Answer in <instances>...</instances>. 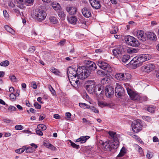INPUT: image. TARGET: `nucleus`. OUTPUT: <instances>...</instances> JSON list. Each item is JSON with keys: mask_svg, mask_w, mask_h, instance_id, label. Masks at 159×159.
<instances>
[{"mask_svg": "<svg viewBox=\"0 0 159 159\" xmlns=\"http://www.w3.org/2000/svg\"><path fill=\"white\" fill-rule=\"evenodd\" d=\"M108 134L113 141H108L106 142H102V145L104 150L112 151V150L117 149L118 147V137L119 136L116 132L113 131H109Z\"/></svg>", "mask_w": 159, "mask_h": 159, "instance_id": "obj_1", "label": "nucleus"}, {"mask_svg": "<svg viewBox=\"0 0 159 159\" xmlns=\"http://www.w3.org/2000/svg\"><path fill=\"white\" fill-rule=\"evenodd\" d=\"M126 153V152L125 148H122L119 154L117 156V157H123Z\"/></svg>", "mask_w": 159, "mask_h": 159, "instance_id": "obj_35", "label": "nucleus"}, {"mask_svg": "<svg viewBox=\"0 0 159 159\" xmlns=\"http://www.w3.org/2000/svg\"><path fill=\"white\" fill-rule=\"evenodd\" d=\"M66 10L70 14L73 15L76 13L77 9L75 7H67L66 8Z\"/></svg>", "mask_w": 159, "mask_h": 159, "instance_id": "obj_21", "label": "nucleus"}, {"mask_svg": "<svg viewBox=\"0 0 159 159\" xmlns=\"http://www.w3.org/2000/svg\"><path fill=\"white\" fill-rule=\"evenodd\" d=\"M147 38V39L149 38L150 40L154 41L156 40L157 39L156 34L154 33L151 32L148 33V37Z\"/></svg>", "mask_w": 159, "mask_h": 159, "instance_id": "obj_23", "label": "nucleus"}, {"mask_svg": "<svg viewBox=\"0 0 159 159\" xmlns=\"http://www.w3.org/2000/svg\"><path fill=\"white\" fill-rule=\"evenodd\" d=\"M5 30H7L8 32L9 33L12 34H14L15 33V31L14 30L11 28L8 25H5Z\"/></svg>", "mask_w": 159, "mask_h": 159, "instance_id": "obj_30", "label": "nucleus"}, {"mask_svg": "<svg viewBox=\"0 0 159 159\" xmlns=\"http://www.w3.org/2000/svg\"><path fill=\"white\" fill-rule=\"evenodd\" d=\"M47 13L43 10L39 9L35 13V16L37 20L39 21H42L46 18Z\"/></svg>", "mask_w": 159, "mask_h": 159, "instance_id": "obj_9", "label": "nucleus"}, {"mask_svg": "<svg viewBox=\"0 0 159 159\" xmlns=\"http://www.w3.org/2000/svg\"><path fill=\"white\" fill-rule=\"evenodd\" d=\"M97 73L98 75L101 76L105 75L106 74L104 71L100 70H99L97 71Z\"/></svg>", "mask_w": 159, "mask_h": 159, "instance_id": "obj_41", "label": "nucleus"}, {"mask_svg": "<svg viewBox=\"0 0 159 159\" xmlns=\"http://www.w3.org/2000/svg\"><path fill=\"white\" fill-rule=\"evenodd\" d=\"M104 87L100 84L96 85L95 89V92L94 93L98 94H102V92H104Z\"/></svg>", "mask_w": 159, "mask_h": 159, "instance_id": "obj_18", "label": "nucleus"}, {"mask_svg": "<svg viewBox=\"0 0 159 159\" xmlns=\"http://www.w3.org/2000/svg\"><path fill=\"white\" fill-rule=\"evenodd\" d=\"M83 122L86 124H91L90 121L87 120L86 118H84L82 119Z\"/></svg>", "mask_w": 159, "mask_h": 159, "instance_id": "obj_51", "label": "nucleus"}, {"mask_svg": "<svg viewBox=\"0 0 159 159\" xmlns=\"http://www.w3.org/2000/svg\"><path fill=\"white\" fill-rule=\"evenodd\" d=\"M113 30L110 31V33L111 34H115L117 33L118 30V27L116 26H113L112 27Z\"/></svg>", "mask_w": 159, "mask_h": 159, "instance_id": "obj_37", "label": "nucleus"}, {"mask_svg": "<svg viewBox=\"0 0 159 159\" xmlns=\"http://www.w3.org/2000/svg\"><path fill=\"white\" fill-rule=\"evenodd\" d=\"M8 110L11 111H16V108L14 106H10L8 108Z\"/></svg>", "mask_w": 159, "mask_h": 159, "instance_id": "obj_49", "label": "nucleus"}, {"mask_svg": "<svg viewBox=\"0 0 159 159\" xmlns=\"http://www.w3.org/2000/svg\"><path fill=\"white\" fill-rule=\"evenodd\" d=\"M153 156V153L151 152H148L147 154V157L148 158H151Z\"/></svg>", "mask_w": 159, "mask_h": 159, "instance_id": "obj_50", "label": "nucleus"}, {"mask_svg": "<svg viewBox=\"0 0 159 159\" xmlns=\"http://www.w3.org/2000/svg\"><path fill=\"white\" fill-rule=\"evenodd\" d=\"M125 40L126 44L130 46L138 47L140 45L139 41L130 35L125 36Z\"/></svg>", "mask_w": 159, "mask_h": 159, "instance_id": "obj_4", "label": "nucleus"}, {"mask_svg": "<svg viewBox=\"0 0 159 159\" xmlns=\"http://www.w3.org/2000/svg\"><path fill=\"white\" fill-rule=\"evenodd\" d=\"M130 56L129 55H125L123 56L121 60L123 62H126L129 60Z\"/></svg>", "mask_w": 159, "mask_h": 159, "instance_id": "obj_28", "label": "nucleus"}, {"mask_svg": "<svg viewBox=\"0 0 159 159\" xmlns=\"http://www.w3.org/2000/svg\"><path fill=\"white\" fill-rule=\"evenodd\" d=\"M140 121V120H137L132 123V129L135 133H137L141 130L142 126Z\"/></svg>", "mask_w": 159, "mask_h": 159, "instance_id": "obj_12", "label": "nucleus"}, {"mask_svg": "<svg viewBox=\"0 0 159 159\" xmlns=\"http://www.w3.org/2000/svg\"><path fill=\"white\" fill-rule=\"evenodd\" d=\"M124 93V88L119 84H116L115 88V95L116 96H121Z\"/></svg>", "mask_w": 159, "mask_h": 159, "instance_id": "obj_16", "label": "nucleus"}, {"mask_svg": "<svg viewBox=\"0 0 159 159\" xmlns=\"http://www.w3.org/2000/svg\"><path fill=\"white\" fill-rule=\"evenodd\" d=\"M13 10L14 12H15L16 13V15L17 16H19V15H20V13L18 9H14Z\"/></svg>", "mask_w": 159, "mask_h": 159, "instance_id": "obj_56", "label": "nucleus"}, {"mask_svg": "<svg viewBox=\"0 0 159 159\" xmlns=\"http://www.w3.org/2000/svg\"><path fill=\"white\" fill-rule=\"evenodd\" d=\"M134 34L137 36L139 39L142 41L144 42L147 39L146 35L144 34V32L142 30H135L134 32Z\"/></svg>", "mask_w": 159, "mask_h": 159, "instance_id": "obj_10", "label": "nucleus"}, {"mask_svg": "<svg viewBox=\"0 0 159 159\" xmlns=\"http://www.w3.org/2000/svg\"><path fill=\"white\" fill-rule=\"evenodd\" d=\"M9 78L12 82H16V76L13 75H11L9 76Z\"/></svg>", "mask_w": 159, "mask_h": 159, "instance_id": "obj_40", "label": "nucleus"}, {"mask_svg": "<svg viewBox=\"0 0 159 159\" xmlns=\"http://www.w3.org/2000/svg\"><path fill=\"white\" fill-rule=\"evenodd\" d=\"M49 19L50 21L53 24H56L57 22V20L55 16H52L49 17Z\"/></svg>", "mask_w": 159, "mask_h": 159, "instance_id": "obj_31", "label": "nucleus"}, {"mask_svg": "<svg viewBox=\"0 0 159 159\" xmlns=\"http://www.w3.org/2000/svg\"><path fill=\"white\" fill-rule=\"evenodd\" d=\"M126 90L128 94L131 99L134 101H138L140 100V97L137 93L128 88H126Z\"/></svg>", "mask_w": 159, "mask_h": 159, "instance_id": "obj_13", "label": "nucleus"}, {"mask_svg": "<svg viewBox=\"0 0 159 159\" xmlns=\"http://www.w3.org/2000/svg\"><path fill=\"white\" fill-rule=\"evenodd\" d=\"M44 146L46 147L47 148L49 149L50 147V146L51 145V144L49 143H44Z\"/></svg>", "mask_w": 159, "mask_h": 159, "instance_id": "obj_59", "label": "nucleus"}, {"mask_svg": "<svg viewBox=\"0 0 159 159\" xmlns=\"http://www.w3.org/2000/svg\"><path fill=\"white\" fill-rule=\"evenodd\" d=\"M142 118L144 120H146L147 121H150L151 120V118L148 116H143L142 117Z\"/></svg>", "mask_w": 159, "mask_h": 159, "instance_id": "obj_52", "label": "nucleus"}, {"mask_svg": "<svg viewBox=\"0 0 159 159\" xmlns=\"http://www.w3.org/2000/svg\"><path fill=\"white\" fill-rule=\"evenodd\" d=\"M148 57L146 54H141L134 57L130 61L129 63L134 67H137L141 66L143 62L149 60Z\"/></svg>", "mask_w": 159, "mask_h": 159, "instance_id": "obj_3", "label": "nucleus"}, {"mask_svg": "<svg viewBox=\"0 0 159 159\" xmlns=\"http://www.w3.org/2000/svg\"><path fill=\"white\" fill-rule=\"evenodd\" d=\"M87 82L88 84L86 85V90L89 93L93 94L95 92V82L94 80H89Z\"/></svg>", "mask_w": 159, "mask_h": 159, "instance_id": "obj_8", "label": "nucleus"}, {"mask_svg": "<svg viewBox=\"0 0 159 159\" xmlns=\"http://www.w3.org/2000/svg\"><path fill=\"white\" fill-rule=\"evenodd\" d=\"M129 52L131 53H135L137 52L138 50L134 48H132L130 49H129L128 50Z\"/></svg>", "mask_w": 159, "mask_h": 159, "instance_id": "obj_48", "label": "nucleus"}, {"mask_svg": "<svg viewBox=\"0 0 159 159\" xmlns=\"http://www.w3.org/2000/svg\"><path fill=\"white\" fill-rule=\"evenodd\" d=\"M9 64V62L8 60H5L2 62L0 63V65L2 66L6 67Z\"/></svg>", "mask_w": 159, "mask_h": 159, "instance_id": "obj_34", "label": "nucleus"}, {"mask_svg": "<svg viewBox=\"0 0 159 159\" xmlns=\"http://www.w3.org/2000/svg\"><path fill=\"white\" fill-rule=\"evenodd\" d=\"M52 6L54 10L57 11L61 10V9L60 5L58 3H52Z\"/></svg>", "mask_w": 159, "mask_h": 159, "instance_id": "obj_25", "label": "nucleus"}, {"mask_svg": "<svg viewBox=\"0 0 159 159\" xmlns=\"http://www.w3.org/2000/svg\"><path fill=\"white\" fill-rule=\"evenodd\" d=\"M83 15L86 18L90 17L91 16V13L89 10L86 7H84L81 10Z\"/></svg>", "mask_w": 159, "mask_h": 159, "instance_id": "obj_20", "label": "nucleus"}, {"mask_svg": "<svg viewBox=\"0 0 159 159\" xmlns=\"http://www.w3.org/2000/svg\"><path fill=\"white\" fill-rule=\"evenodd\" d=\"M3 13L4 16L6 18H8L9 17V14L7 12V11L6 10L3 11Z\"/></svg>", "mask_w": 159, "mask_h": 159, "instance_id": "obj_58", "label": "nucleus"}, {"mask_svg": "<svg viewBox=\"0 0 159 159\" xmlns=\"http://www.w3.org/2000/svg\"><path fill=\"white\" fill-rule=\"evenodd\" d=\"M67 19L70 23L73 24H75L77 21L76 18L75 16H71L68 17Z\"/></svg>", "mask_w": 159, "mask_h": 159, "instance_id": "obj_22", "label": "nucleus"}, {"mask_svg": "<svg viewBox=\"0 0 159 159\" xmlns=\"http://www.w3.org/2000/svg\"><path fill=\"white\" fill-rule=\"evenodd\" d=\"M98 105L101 107H103L107 106L110 107L111 106V105L110 103H107L106 102H100L98 103Z\"/></svg>", "mask_w": 159, "mask_h": 159, "instance_id": "obj_29", "label": "nucleus"}, {"mask_svg": "<svg viewBox=\"0 0 159 159\" xmlns=\"http://www.w3.org/2000/svg\"><path fill=\"white\" fill-rule=\"evenodd\" d=\"M92 7L94 8L98 9L101 7V5L99 1L97 0H89Z\"/></svg>", "mask_w": 159, "mask_h": 159, "instance_id": "obj_19", "label": "nucleus"}, {"mask_svg": "<svg viewBox=\"0 0 159 159\" xmlns=\"http://www.w3.org/2000/svg\"><path fill=\"white\" fill-rule=\"evenodd\" d=\"M155 67L153 64L149 63L141 67L142 71L145 72H150L153 70Z\"/></svg>", "mask_w": 159, "mask_h": 159, "instance_id": "obj_14", "label": "nucleus"}, {"mask_svg": "<svg viewBox=\"0 0 159 159\" xmlns=\"http://www.w3.org/2000/svg\"><path fill=\"white\" fill-rule=\"evenodd\" d=\"M50 71L56 75H59L60 74V72L59 71L53 67H52L50 69Z\"/></svg>", "mask_w": 159, "mask_h": 159, "instance_id": "obj_33", "label": "nucleus"}, {"mask_svg": "<svg viewBox=\"0 0 159 159\" xmlns=\"http://www.w3.org/2000/svg\"><path fill=\"white\" fill-rule=\"evenodd\" d=\"M35 49V48L34 46H32L29 48L28 49V51L31 52H34Z\"/></svg>", "mask_w": 159, "mask_h": 159, "instance_id": "obj_54", "label": "nucleus"}, {"mask_svg": "<svg viewBox=\"0 0 159 159\" xmlns=\"http://www.w3.org/2000/svg\"><path fill=\"white\" fill-rule=\"evenodd\" d=\"M16 2V3L17 5V6L20 8H24V6L23 4H24L25 2L24 0H15Z\"/></svg>", "mask_w": 159, "mask_h": 159, "instance_id": "obj_24", "label": "nucleus"}, {"mask_svg": "<svg viewBox=\"0 0 159 159\" xmlns=\"http://www.w3.org/2000/svg\"><path fill=\"white\" fill-rule=\"evenodd\" d=\"M37 128L38 129L42 130H45L47 129L46 126L43 124H40L38 125Z\"/></svg>", "mask_w": 159, "mask_h": 159, "instance_id": "obj_32", "label": "nucleus"}, {"mask_svg": "<svg viewBox=\"0 0 159 159\" xmlns=\"http://www.w3.org/2000/svg\"><path fill=\"white\" fill-rule=\"evenodd\" d=\"M70 83L74 87L76 88L80 82L79 79H80L79 77V75H74V76L68 77Z\"/></svg>", "mask_w": 159, "mask_h": 159, "instance_id": "obj_7", "label": "nucleus"}, {"mask_svg": "<svg viewBox=\"0 0 159 159\" xmlns=\"http://www.w3.org/2000/svg\"><path fill=\"white\" fill-rule=\"evenodd\" d=\"M85 68L84 67H79L75 71L74 69L71 66H69L67 70V73L68 77L74 76V75H79V78L83 80L85 79V77L88 75L89 72H86Z\"/></svg>", "mask_w": 159, "mask_h": 159, "instance_id": "obj_2", "label": "nucleus"}, {"mask_svg": "<svg viewBox=\"0 0 159 159\" xmlns=\"http://www.w3.org/2000/svg\"><path fill=\"white\" fill-rule=\"evenodd\" d=\"M25 149L24 148H22L16 150V152L18 153H23Z\"/></svg>", "mask_w": 159, "mask_h": 159, "instance_id": "obj_44", "label": "nucleus"}, {"mask_svg": "<svg viewBox=\"0 0 159 159\" xmlns=\"http://www.w3.org/2000/svg\"><path fill=\"white\" fill-rule=\"evenodd\" d=\"M36 134L39 136H42L43 135V133L41 130L38 129L36 130Z\"/></svg>", "mask_w": 159, "mask_h": 159, "instance_id": "obj_57", "label": "nucleus"}, {"mask_svg": "<svg viewBox=\"0 0 159 159\" xmlns=\"http://www.w3.org/2000/svg\"><path fill=\"white\" fill-rule=\"evenodd\" d=\"M66 41V40L65 39H63L62 40L60 41L58 44L61 45H63L65 43Z\"/></svg>", "mask_w": 159, "mask_h": 159, "instance_id": "obj_60", "label": "nucleus"}, {"mask_svg": "<svg viewBox=\"0 0 159 159\" xmlns=\"http://www.w3.org/2000/svg\"><path fill=\"white\" fill-rule=\"evenodd\" d=\"M130 75L128 73H119L116 74L115 77L116 79L120 81H125L129 79Z\"/></svg>", "mask_w": 159, "mask_h": 159, "instance_id": "obj_11", "label": "nucleus"}, {"mask_svg": "<svg viewBox=\"0 0 159 159\" xmlns=\"http://www.w3.org/2000/svg\"><path fill=\"white\" fill-rule=\"evenodd\" d=\"M89 109L95 113H98V110L94 106H91Z\"/></svg>", "mask_w": 159, "mask_h": 159, "instance_id": "obj_43", "label": "nucleus"}, {"mask_svg": "<svg viewBox=\"0 0 159 159\" xmlns=\"http://www.w3.org/2000/svg\"><path fill=\"white\" fill-rule=\"evenodd\" d=\"M34 107L37 109H40L41 108V105L37 102H35L34 104Z\"/></svg>", "mask_w": 159, "mask_h": 159, "instance_id": "obj_53", "label": "nucleus"}, {"mask_svg": "<svg viewBox=\"0 0 159 159\" xmlns=\"http://www.w3.org/2000/svg\"><path fill=\"white\" fill-rule=\"evenodd\" d=\"M153 141L154 142H157L159 140L158 138L156 136H154L153 137Z\"/></svg>", "mask_w": 159, "mask_h": 159, "instance_id": "obj_64", "label": "nucleus"}, {"mask_svg": "<svg viewBox=\"0 0 159 159\" xmlns=\"http://www.w3.org/2000/svg\"><path fill=\"white\" fill-rule=\"evenodd\" d=\"M49 149L52 151H55L57 149V148L55 146L52 145V144L50 146V147Z\"/></svg>", "mask_w": 159, "mask_h": 159, "instance_id": "obj_63", "label": "nucleus"}, {"mask_svg": "<svg viewBox=\"0 0 159 159\" xmlns=\"http://www.w3.org/2000/svg\"><path fill=\"white\" fill-rule=\"evenodd\" d=\"M16 95L14 93H11L10 95V100L12 101H14L16 98Z\"/></svg>", "mask_w": 159, "mask_h": 159, "instance_id": "obj_45", "label": "nucleus"}, {"mask_svg": "<svg viewBox=\"0 0 159 159\" xmlns=\"http://www.w3.org/2000/svg\"><path fill=\"white\" fill-rule=\"evenodd\" d=\"M25 149V152L27 153H31L33 151V148L32 147H29Z\"/></svg>", "mask_w": 159, "mask_h": 159, "instance_id": "obj_46", "label": "nucleus"}, {"mask_svg": "<svg viewBox=\"0 0 159 159\" xmlns=\"http://www.w3.org/2000/svg\"><path fill=\"white\" fill-rule=\"evenodd\" d=\"M31 87L34 89H36L37 88V86L36 83L35 81H33L31 83Z\"/></svg>", "mask_w": 159, "mask_h": 159, "instance_id": "obj_55", "label": "nucleus"}, {"mask_svg": "<svg viewBox=\"0 0 159 159\" xmlns=\"http://www.w3.org/2000/svg\"><path fill=\"white\" fill-rule=\"evenodd\" d=\"M48 88L49 90L52 93L53 96H54L55 95L56 93L55 91L53 88L52 87V86L51 85H49L48 86Z\"/></svg>", "mask_w": 159, "mask_h": 159, "instance_id": "obj_39", "label": "nucleus"}, {"mask_svg": "<svg viewBox=\"0 0 159 159\" xmlns=\"http://www.w3.org/2000/svg\"><path fill=\"white\" fill-rule=\"evenodd\" d=\"M133 138H135L136 140L138 141H140V139L139 137L137 135L135 134H134L133 136Z\"/></svg>", "mask_w": 159, "mask_h": 159, "instance_id": "obj_62", "label": "nucleus"}, {"mask_svg": "<svg viewBox=\"0 0 159 159\" xmlns=\"http://www.w3.org/2000/svg\"><path fill=\"white\" fill-rule=\"evenodd\" d=\"M15 128L16 130H21L23 129V127L21 125H17L15 126Z\"/></svg>", "mask_w": 159, "mask_h": 159, "instance_id": "obj_47", "label": "nucleus"}, {"mask_svg": "<svg viewBox=\"0 0 159 159\" xmlns=\"http://www.w3.org/2000/svg\"><path fill=\"white\" fill-rule=\"evenodd\" d=\"M71 146L74 148L78 149L79 148V146L73 142L72 141H70Z\"/></svg>", "mask_w": 159, "mask_h": 159, "instance_id": "obj_42", "label": "nucleus"}, {"mask_svg": "<svg viewBox=\"0 0 159 159\" xmlns=\"http://www.w3.org/2000/svg\"><path fill=\"white\" fill-rule=\"evenodd\" d=\"M86 66H82L81 67H84L85 68L86 72L87 73L88 72L89 74L87 75L86 77H85V79L87 78L88 77L90 73L91 70H95L97 68V66L96 64L93 62L90 61H85Z\"/></svg>", "mask_w": 159, "mask_h": 159, "instance_id": "obj_5", "label": "nucleus"}, {"mask_svg": "<svg viewBox=\"0 0 159 159\" xmlns=\"http://www.w3.org/2000/svg\"><path fill=\"white\" fill-rule=\"evenodd\" d=\"M104 91L106 96L107 98H110L113 95L114 88L111 86H106L105 89H104Z\"/></svg>", "mask_w": 159, "mask_h": 159, "instance_id": "obj_15", "label": "nucleus"}, {"mask_svg": "<svg viewBox=\"0 0 159 159\" xmlns=\"http://www.w3.org/2000/svg\"><path fill=\"white\" fill-rule=\"evenodd\" d=\"M109 79L107 77H104L102 78L101 80V83L102 84H107L108 83Z\"/></svg>", "mask_w": 159, "mask_h": 159, "instance_id": "obj_36", "label": "nucleus"}, {"mask_svg": "<svg viewBox=\"0 0 159 159\" xmlns=\"http://www.w3.org/2000/svg\"><path fill=\"white\" fill-rule=\"evenodd\" d=\"M58 15L60 19L62 20H63L65 19L66 17V15L65 14L64 11H58Z\"/></svg>", "mask_w": 159, "mask_h": 159, "instance_id": "obj_26", "label": "nucleus"}, {"mask_svg": "<svg viewBox=\"0 0 159 159\" xmlns=\"http://www.w3.org/2000/svg\"><path fill=\"white\" fill-rule=\"evenodd\" d=\"M81 143H83L85 142L89 138V137L88 136H81Z\"/></svg>", "mask_w": 159, "mask_h": 159, "instance_id": "obj_38", "label": "nucleus"}, {"mask_svg": "<svg viewBox=\"0 0 159 159\" xmlns=\"http://www.w3.org/2000/svg\"><path fill=\"white\" fill-rule=\"evenodd\" d=\"M124 51L123 46L120 45L116 46L112 50L113 54L115 56H117L118 55L122 54Z\"/></svg>", "mask_w": 159, "mask_h": 159, "instance_id": "obj_17", "label": "nucleus"}, {"mask_svg": "<svg viewBox=\"0 0 159 159\" xmlns=\"http://www.w3.org/2000/svg\"><path fill=\"white\" fill-rule=\"evenodd\" d=\"M96 63L100 68L109 73L112 72V68L110 65L105 62L102 60H99L97 61Z\"/></svg>", "mask_w": 159, "mask_h": 159, "instance_id": "obj_6", "label": "nucleus"}, {"mask_svg": "<svg viewBox=\"0 0 159 159\" xmlns=\"http://www.w3.org/2000/svg\"><path fill=\"white\" fill-rule=\"evenodd\" d=\"M85 103H84L80 102L79 103V106L82 108L85 109Z\"/></svg>", "mask_w": 159, "mask_h": 159, "instance_id": "obj_61", "label": "nucleus"}, {"mask_svg": "<svg viewBox=\"0 0 159 159\" xmlns=\"http://www.w3.org/2000/svg\"><path fill=\"white\" fill-rule=\"evenodd\" d=\"M156 107L153 105H151L147 108L148 111L151 113H153L155 112Z\"/></svg>", "mask_w": 159, "mask_h": 159, "instance_id": "obj_27", "label": "nucleus"}]
</instances>
